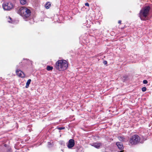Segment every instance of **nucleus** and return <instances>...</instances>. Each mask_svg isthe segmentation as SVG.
<instances>
[{
    "label": "nucleus",
    "mask_w": 152,
    "mask_h": 152,
    "mask_svg": "<svg viewBox=\"0 0 152 152\" xmlns=\"http://www.w3.org/2000/svg\"><path fill=\"white\" fill-rule=\"evenodd\" d=\"M116 145L118 147V148L120 150H123L124 148V146L122 143L120 142H116Z\"/></svg>",
    "instance_id": "nucleus-9"
},
{
    "label": "nucleus",
    "mask_w": 152,
    "mask_h": 152,
    "mask_svg": "<svg viewBox=\"0 0 152 152\" xmlns=\"http://www.w3.org/2000/svg\"><path fill=\"white\" fill-rule=\"evenodd\" d=\"M81 148V146L80 145L77 146L75 148L77 152H79V150H80V149Z\"/></svg>",
    "instance_id": "nucleus-12"
},
{
    "label": "nucleus",
    "mask_w": 152,
    "mask_h": 152,
    "mask_svg": "<svg viewBox=\"0 0 152 152\" xmlns=\"http://www.w3.org/2000/svg\"><path fill=\"white\" fill-rule=\"evenodd\" d=\"M148 81L146 80H143V83L144 84H146L148 83Z\"/></svg>",
    "instance_id": "nucleus-17"
},
{
    "label": "nucleus",
    "mask_w": 152,
    "mask_h": 152,
    "mask_svg": "<svg viewBox=\"0 0 152 152\" xmlns=\"http://www.w3.org/2000/svg\"><path fill=\"white\" fill-rule=\"evenodd\" d=\"M128 78V76L125 75L121 77V80L123 82H124L127 80Z\"/></svg>",
    "instance_id": "nucleus-10"
},
{
    "label": "nucleus",
    "mask_w": 152,
    "mask_h": 152,
    "mask_svg": "<svg viewBox=\"0 0 152 152\" xmlns=\"http://www.w3.org/2000/svg\"><path fill=\"white\" fill-rule=\"evenodd\" d=\"M75 144V141L73 139H70L67 145V146L69 148H71L74 146Z\"/></svg>",
    "instance_id": "nucleus-6"
},
{
    "label": "nucleus",
    "mask_w": 152,
    "mask_h": 152,
    "mask_svg": "<svg viewBox=\"0 0 152 152\" xmlns=\"http://www.w3.org/2000/svg\"><path fill=\"white\" fill-rule=\"evenodd\" d=\"M20 1L22 4H25L26 3V0H20Z\"/></svg>",
    "instance_id": "nucleus-15"
},
{
    "label": "nucleus",
    "mask_w": 152,
    "mask_h": 152,
    "mask_svg": "<svg viewBox=\"0 0 152 152\" xmlns=\"http://www.w3.org/2000/svg\"><path fill=\"white\" fill-rule=\"evenodd\" d=\"M31 80V79H29V84H30Z\"/></svg>",
    "instance_id": "nucleus-25"
},
{
    "label": "nucleus",
    "mask_w": 152,
    "mask_h": 152,
    "mask_svg": "<svg viewBox=\"0 0 152 152\" xmlns=\"http://www.w3.org/2000/svg\"><path fill=\"white\" fill-rule=\"evenodd\" d=\"M121 20H119L118 22V23L119 24H121Z\"/></svg>",
    "instance_id": "nucleus-22"
},
{
    "label": "nucleus",
    "mask_w": 152,
    "mask_h": 152,
    "mask_svg": "<svg viewBox=\"0 0 152 152\" xmlns=\"http://www.w3.org/2000/svg\"><path fill=\"white\" fill-rule=\"evenodd\" d=\"M26 87V88H27L28 87V80L27 82Z\"/></svg>",
    "instance_id": "nucleus-18"
},
{
    "label": "nucleus",
    "mask_w": 152,
    "mask_h": 152,
    "mask_svg": "<svg viewBox=\"0 0 152 152\" xmlns=\"http://www.w3.org/2000/svg\"><path fill=\"white\" fill-rule=\"evenodd\" d=\"M102 143L101 142H96L91 144V145L95 148L98 149L102 145Z\"/></svg>",
    "instance_id": "nucleus-8"
},
{
    "label": "nucleus",
    "mask_w": 152,
    "mask_h": 152,
    "mask_svg": "<svg viewBox=\"0 0 152 152\" xmlns=\"http://www.w3.org/2000/svg\"><path fill=\"white\" fill-rule=\"evenodd\" d=\"M151 8L149 6H145L142 8L139 14L140 19L142 20L146 21L148 20V16Z\"/></svg>",
    "instance_id": "nucleus-1"
},
{
    "label": "nucleus",
    "mask_w": 152,
    "mask_h": 152,
    "mask_svg": "<svg viewBox=\"0 0 152 152\" xmlns=\"http://www.w3.org/2000/svg\"><path fill=\"white\" fill-rule=\"evenodd\" d=\"M31 64H32V61H31Z\"/></svg>",
    "instance_id": "nucleus-29"
},
{
    "label": "nucleus",
    "mask_w": 152,
    "mask_h": 152,
    "mask_svg": "<svg viewBox=\"0 0 152 152\" xmlns=\"http://www.w3.org/2000/svg\"><path fill=\"white\" fill-rule=\"evenodd\" d=\"M140 137L137 134L132 136L129 139V142L132 145H136L140 143Z\"/></svg>",
    "instance_id": "nucleus-4"
},
{
    "label": "nucleus",
    "mask_w": 152,
    "mask_h": 152,
    "mask_svg": "<svg viewBox=\"0 0 152 152\" xmlns=\"http://www.w3.org/2000/svg\"><path fill=\"white\" fill-rule=\"evenodd\" d=\"M124 152V150H121V151H120L119 152Z\"/></svg>",
    "instance_id": "nucleus-26"
},
{
    "label": "nucleus",
    "mask_w": 152,
    "mask_h": 152,
    "mask_svg": "<svg viewBox=\"0 0 152 152\" xmlns=\"http://www.w3.org/2000/svg\"><path fill=\"white\" fill-rule=\"evenodd\" d=\"M10 19L11 20V18H10Z\"/></svg>",
    "instance_id": "nucleus-30"
},
{
    "label": "nucleus",
    "mask_w": 152,
    "mask_h": 152,
    "mask_svg": "<svg viewBox=\"0 0 152 152\" xmlns=\"http://www.w3.org/2000/svg\"><path fill=\"white\" fill-rule=\"evenodd\" d=\"M3 8L5 10H9L13 7V4L10 2H6L2 5Z\"/></svg>",
    "instance_id": "nucleus-5"
},
{
    "label": "nucleus",
    "mask_w": 152,
    "mask_h": 152,
    "mask_svg": "<svg viewBox=\"0 0 152 152\" xmlns=\"http://www.w3.org/2000/svg\"><path fill=\"white\" fill-rule=\"evenodd\" d=\"M85 5L86 6L89 7V4L88 3H86L85 4Z\"/></svg>",
    "instance_id": "nucleus-20"
},
{
    "label": "nucleus",
    "mask_w": 152,
    "mask_h": 152,
    "mask_svg": "<svg viewBox=\"0 0 152 152\" xmlns=\"http://www.w3.org/2000/svg\"><path fill=\"white\" fill-rule=\"evenodd\" d=\"M18 13L25 19L27 21L28 18V9L25 7H23L20 8L18 11Z\"/></svg>",
    "instance_id": "nucleus-3"
},
{
    "label": "nucleus",
    "mask_w": 152,
    "mask_h": 152,
    "mask_svg": "<svg viewBox=\"0 0 152 152\" xmlns=\"http://www.w3.org/2000/svg\"><path fill=\"white\" fill-rule=\"evenodd\" d=\"M50 6L51 4L50 3V2H48L45 5V8H46L47 9H49Z\"/></svg>",
    "instance_id": "nucleus-11"
},
{
    "label": "nucleus",
    "mask_w": 152,
    "mask_h": 152,
    "mask_svg": "<svg viewBox=\"0 0 152 152\" xmlns=\"http://www.w3.org/2000/svg\"><path fill=\"white\" fill-rule=\"evenodd\" d=\"M118 138L120 141H124L125 139L124 137L122 136H119L118 137Z\"/></svg>",
    "instance_id": "nucleus-14"
},
{
    "label": "nucleus",
    "mask_w": 152,
    "mask_h": 152,
    "mask_svg": "<svg viewBox=\"0 0 152 152\" xmlns=\"http://www.w3.org/2000/svg\"><path fill=\"white\" fill-rule=\"evenodd\" d=\"M8 22L10 23H11V22L10 21H8Z\"/></svg>",
    "instance_id": "nucleus-28"
},
{
    "label": "nucleus",
    "mask_w": 152,
    "mask_h": 152,
    "mask_svg": "<svg viewBox=\"0 0 152 152\" xmlns=\"http://www.w3.org/2000/svg\"><path fill=\"white\" fill-rule=\"evenodd\" d=\"M31 13V11L29 10V15Z\"/></svg>",
    "instance_id": "nucleus-24"
},
{
    "label": "nucleus",
    "mask_w": 152,
    "mask_h": 152,
    "mask_svg": "<svg viewBox=\"0 0 152 152\" xmlns=\"http://www.w3.org/2000/svg\"><path fill=\"white\" fill-rule=\"evenodd\" d=\"M16 74L18 76L21 78H23L25 76V75L23 72L19 69L16 70Z\"/></svg>",
    "instance_id": "nucleus-7"
},
{
    "label": "nucleus",
    "mask_w": 152,
    "mask_h": 152,
    "mask_svg": "<svg viewBox=\"0 0 152 152\" xmlns=\"http://www.w3.org/2000/svg\"><path fill=\"white\" fill-rule=\"evenodd\" d=\"M104 64H107V61H104L103 62Z\"/></svg>",
    "instance_id": "nucleus-21"
},
{
    "label": "nucleus",
    "mask_w": 152,
    "mask_h": 152,
    "mask_svg": "<svg viewBox=\"0 0 152 152\" xmlns=\"http://www.w3.org/2000/svg\"><path fill=\"white\" fill-rule=\"evenodd\" d=\"M119 28H121V29H123V28H122V27L120 28V27H119Z\"/></svg>",
    "instance_id": "nucleus-27"
},
{
    "label": "nucleus",
    "mask_w": 152,
    "mask_h": 152,
    "mask_svg": "<svg viewBox=\"0 0 152 152\" xmlns=\"http://www.w3.org/2000/svg\"><path fill=\"white\" fill-rule=\"evenodd\" d=\"M53 67L50 66H47L46 67V69L48 71H52L53 69Z\"/></svg>",
    "instance_id": "nucleus-13"
},
{
    "label": "nucleus",
    "mask_w": 152,
    "mask_h": 152,
    "mask_svg": "<svg viewBox=\"0 0 152 152\" xmlns=\"http://www.w3.org/2000/svg\"><path fill=\"white\" fill-rule=\"evenodd\" d=\"M65 129V127H58V129L59 130H62V129Z\"/></svg>",
    "instance_id": "nucleus-19"
},
{
    "label": "nucleus",
    "mask_w": 152,
    "mask_h": 152,
    "mask_svg": "<svg viewBox=\"0 0 152 152\" xmlns=\"http://www.w3.org/2000/svg\"><path fill=\"white\" fill-rule=\"evenodd\" d=\"M55 67L59 71L65 70L68 67V62L64 60H59L56 62Z\"/></svg>",
    "instance_id": "nucleus-2"
},
{
    "label": "nucleus",
    "mask_w": 152,
    "mask_h": 152,
    "mask_svg": "<svg viewBox=\"0 0 152 152\" xmlns=\"http://www.w3.org/2000/svg\"><path fill=\"white\" fill-rule=\"evenodd\" d=\"M5 152H10V151L9 150H7L5 151Z\"/></svg>",
    "instance_id": "nucleus-23"
},
{
    "label": "nucleus",
    "mask_w": 152,
    "mask_h": 152,
    "mask_svg": "<svg viewBox=\"0 0 152 152\" xmlns=\"http://www.w3.org/2000/svg\"><path fill=\"white\" fill-rule=\"evenodd\" d=\"M142 90L143 92H145L146 90V88L145 87H143L142 88Z\"/></svg>",
    "instance_id": "nucleus-16"
}]
</instances>
